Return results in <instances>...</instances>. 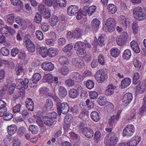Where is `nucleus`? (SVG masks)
<instances>
[{
  "label": "nucleus",
  "instance_id": "obj_1",
  "mask_svg": "<svg viewBox=\"0 0 146 146\" xmlns=\"http://www.w3.org/2000/svg\"><path fill=\"white\" fill-rule=\"evenodd\" d=\"M118 138L117 135L113 132H111L107 135L104 143L107 146H115L117 143Z\"/></svg>",
  "mask_w": 146,
  "mask_h": 146
},
{
  "label": "nucleus",
  "instance_id": "obj_2",
  "mask_svg": "<svg viewBox=\"0 0 146 146\" xmlns=\"http://www.w3.org/2000/svg\"><path fill=\"white\" fill-rule=\"evenodd\" d=\"M133 14L134 17L137 20H144L146 17V9L137 7L133 9Z\"/></svg>",
  "mask_w": 146,
  "mask_h": 146
},
{
  "label": "nucleus",
  "instance_id": "obj_3",
  "mask_svg": "<svg viewBox=\"0 0 146 146\" xmlns=\"http://www.w3.org/2000/svg\"><path fill=\"white\" fill-rule=\"evenodd\" d=\"M116 21L112 18H110L106 21L105 24L103 27V30L106 32H112L115 30Z\"/></svg>",
  "mask_w": 146,
  "mask_h": 146
},
{
  "label": "nucleus",
  "instance_id": "obj_4",
  "mask_svg": "<svg viewBox=\"0 0 146 146\" xmlns=\"http://www.w3.org/2000/svg\"><path fill=\"white\" fill-rule=\"evenodd\" d=\"M56 109L58 115H60L61 113L64 115L66 114L69 110L70 107L66 102H58L56 104Z\"/></svg>",
  "mask_w": 146,
  "mask_h": 146
},
{
  "label": "nucleus",
  "instance_id": "obj_5",
  "mask_svg": "<svg viewBox=\"0 0 146 146\" xmlns=\"http://www.w3.org/2000/svg\"><path fill=\"white\" fill-rule=\"evenodd\" d=\"M107 72L106 71L99 70L95 74V77L96 80L99 83H102L107 78Z\"/></svg>",
  "mask_w": 146,
  "mask_h": 146
},
{
  "label": "nucleus",
  "instance_id": "obj_6",
  "mask_svg": "<svg viewBox=\"0 0 146 146\" xmlns=\"http://www.w3.org/2000/svg\"><path fill=\"white\" fill-rule=\"evenodd\" d=\"M135 129L132 125H128L124 128L123 132V136L130 137L133 134L135 131Z\"/></svg>",
  "mask_w": 146,
  "mask_h": 146
},
{
  "label": "nucleus",
  "instance_id": "obj_7",
  "mask_svg": "<svg viewBox=\"0 0 146 146\" xmlns=\"http://www.w3.org/2000/svg\"><path fill=\"white\" fill-rule=\"evenodd\" d=\"M72 64L77 68H82L84 66V61L78 58H72Z\"/></svg>",
  "mask_w": 146,
  "mask_h": 146
},
{
  "label": "nucleus",
  "instance_id": "obj_8",
  "mask_svg": "<svg viewBox=\"0 0 146 146\" xmlns=\"http://www.w3.org/2000/svg\"><path fill=\"white\" fill-rule=\"evenodd\" d=\"M78 8L75 5H71L68 7L67 9V14L71 16L75 15L76 13H78Z\"/></svg>",
  "mask_w": 146,
  "mask_h": 146
},
{
  "label": "nucleus",
  "instance_id": "obj_9",
  "mask_svg": "<svg viewBox=\"0 0 146 146\" xmlns=\"http://www.w3.org/2000/svg\"><path fill=\"white\" fill-rule=\"evenodd\" d=\"M25 45L28 50L29 52H34L35 51V47L33 43L28 38L25 40Z\"/></svg>",
  "mask_w": 146,
  "mask_h": 146
},
{
  "label": "nucleus",
  "instance_id": "obj_10",
  "mask_svg": "<svg viewBox=\"0 0 146 146\" xmlns=\"http://www.w3.org/2000/svg\"><path fill=\"white\" fill-rule=\"evenodd\" d=\"M88 6H85L84 7L83 10L80 11L79 10L76 16V18L78 20H80L82 18V16H86L88 14Z\"/></svg>",
  "mask_w": 146,
  "mask_h": 146
},
{
  "label": "nucleus",
  "instance_id": "obj_11",
  "mask_svg": "<svg viewBox=\"0 0 146 146\" xmlns=\"http://www.w3.org/2000/svg\"><path fill=\"white\" fill-rule=\"evenodd\" d=\"M132 99V94L130 93H127L125 94L123 97V102L124 105H128L131 102Z\"/></svg>",
  "mask_w": 146,
  "mask_h": 146
},
{
  "label": "nucleus",
  "instance_id": "obj_12",
  "mask_svg": "<svg viewBox=\"0 0 146 146\" xmlns=\"http://www.w3.org/2000/svg\"><path fill=\"white\" fill-rule=\"evenodd\" d=\"M141 139V137L139 136L134 137L127 142V145L136 146L139 143Z\"/></svg>",
  "mask_w": 146,
  "mask_h": 146
},
{
  "label": "nucleus",
  "instance_id": "obj_13",
  "mask_svg": "<svg viewBox=\"0 0 146 146\" xmlns=\"http://www.w3.org/2000/svg\"><path fill=\"white\" fill-rule=\"evenodd\" d=\"M82 133L87 138L91 139L93 136L94 131L92 129L87 127L83 129Z\"/></svg>",
  "mask_w": 146,
  "mask_h": 146
},
{
  "label": "nucleus",
  "instance_id": "obj_14",
  "mask_svg": "<svg viewBox=\"0 0 146 146\" xmlns=\"http://www.w3.org/2000/svg\"><path fill=\"white\" fill-rule=\"evenodd\" d=\"M41 67L44 70L48 71H52L54 68V65L51 62H43Z\"/></svg>",
  "mask_w": 146,
  "mask_h": 146
},
{
  "label": "nucleus",
  "instance_id": "obj_15",
  "mask_svg": "<svg viewBox=\"0 0 146 146\" xmlns=\"http://www.w3.org/2000/svg\"><path fill=\"white\" fill-rule=\"evenodd\" d=\"M74 48L76 51L84 50L86 49V45L84 42L82 41H78L74 44Z\"/></svg>",
  "mask_w": 146,
  "mask_h": 146
},
{
  "label": "nucleus",
  "instance_id": "obj_16",
  "mask_svg": "<svg viewBox=\"0 0 146 146\" xmlns=\"http://www.w3.org/2000/svg\"><path fill=\"white\" fill-rule=\"evenodd\" d=\"M70 77L74 82H80L82 81L83 78V77L78 72H74L72 73Z\"/></svg>",
  "mask_w": 146,
  "mask_h": 146
},
{
  "label": "nucleus",
  "instance_id": "obj_17",
  "mask_svg": "<svg viewBox=\"0 0 146 146\" xmlns=\"http://www.w3.org/2000/svg\"><path fill=\"white\" fill-rule=\"evenodd\" d=\"M130 46L134 51L136 53H138L140 52L139 46L137 41L135 40H133L130 43Z\"/></svg>",
  "mask_w": 146,
  "mask_h": 146
},
{
  "label": "nucleus",
  "instance_id": "obj_18",
  "mask_svg": "<svg viewBox=\"0 0 146 146\" xmlns=\"http://www.w3.org/2000/svg\"><path fill=\"white\" fill-rule=\"evenodd\" d=\"M25 104L26 107L29 110L31 111L33 110L34 104L32 99L30 98H27Z\"/></svg>",
  "mask_w": 146,
  "mask_h": 146
},
{
  "label": "nucleus",
  "instance_id": "obj_19",
  "mask_svg": "<svg viewBox=\"0 0 146 146\" xmlns=\"http://www.w3.org/2000/svg\"><path fill=\"white\" fill-rule=\"evenodd\" d=\"M123 17V18L121 19L120 24L122 25L124 29H126L127 28H129L130 26L129 19L127 18H125L124 16Z\"/></svg>",
  "mask_w": 146,
  "mask_h": 146
},
{
  "label": "nucleus",
  "instance_id": "obj_20",
  "mask_svg": "<svg viewBox=\"0 0 146 146\" xmlns=\"http://www.w3.org/2000/svg\"><path fill=\"white\" fill-rule=\"evenodd\" d=\"M59 96L61 99L65 98L67 96V92L66 89L64 87L60 86L58 89Z\"/></svg>",
  "mask_w": 146,
  "mask_h": 146
},
{
  "label": "nucleus",
  "instance_id": "obj_21",
  "mask_svg": "<svg viewBox=\"0 0 146 146\" xmlns=\"http://www.w3.org/2000/svg\"><path fill=\"white\" fill-rule=\"evenodd\" d=\"M100 22L96 18L94 19L92 21V29L93 30H97L99 27Z\"/></svg>",
  "mask_w": 146,
  "mask_h": 146
},
{
  "label": "nucleus",
  "instance_id": "obj_22",
  "mask_svg": "<svg viewBox=\"0 0 146 146\" xmlns=\"http://www.w3.org/2000/svg\"><path fill=\"white\" fill-rule=\"evenodd\" d=\"M79 93H78L75 89L72 88L70 89L69 92V96L71 98L74 99L76 98L79 96Z\"/></svg>",
  "mask_w": 146,
  "mask_h": 146
},
{
  "label": "nucleus",
  "instance_id": "obj_23",
  "mask_svg": "<svg viewBox=\"0 0 146 146\" xmlns=\"http://www.w3.org/2000/svg\"><path fill=\"white\" fill-rule=\"evenodd\" d=\"M42 121L43 123L48 126H51L53 123V121L50 117L45 116L42 118Z\"/></svg>",
  "mask_w": 146,
  "mask_h": 146
},
{
  "label": "nucleus",
  "instance_id": "obj_24",
  "mask_svg": "<svg viewBox=\"0 0 146 146\" xmlns=\"http://www.w3.org/2000/svg\"><path fill=\"white\" fill-rule=\"evenodd\" d=\"M131 82V79L128 78H125L121 82V86L122 88H127Z\"/></svg>",
  "mask_w": 146,
  "mask_h": 146
},
{
  "label": "nucleus",
  "instance_id": "obj_25",
  "mask_svg": "<svg viewBox=\"0 0 146 146\" xmlns=\"http://www.w3.org/2000/svg\"><path fill=\"white\" fill-rule=\"evenodd\" d=\"M7 129L9 135H12L15 133L17 130V127L15 124L11 125L8 127Z\"/></svg>",
  "mask_w": 146,
  "mask_h": 146
},
{
  "label": "nucleus",
  "instance_id": "obj_26",
  "mask_svg": "<svg viewBox=\"0 0 146 146\" xmlns=\"http://www.w3.org/2000/svg\"><path fill=\"white\" fill-rule=\"evenodd\" d=\"M74 38H80L82 35L83 30L80 28H76L73 31Z\"/></svg>",
  "mask_w": 146,
  "mask_h": 146
},
{
  "label": "nucleus",
  "instance_id": "obj_27",
  "mask_svg": "<svg viewBox=\"0 0 146 146\" xmlns=\"http://www.w3.org/2000/svg\"><path fill=\"white\" fill-rule=\"evenodd\" d=\"M91 117L92 119L95 122H98L100 119L99 115L96 111H93L91 112Z\"/></svg>",
  "mask_w": 146,
  "mask_h": 146
},
{
  "label": "nucleus",
  "instance_id": "obj_28",
  "mask_svg": "<svg viewBox=\"0 0 146 146\" xmlns=\"http://www.w3.org/2000/svg\"><path fill=\"white\" fill-rule=\"evenodd\" d=\"M114 92V87L112 84L109 85L107 87V89L105 91V94L106 96H111Z\"/></svg>",
  "mask_w": 146,
  "mask_h": 146
},
{
  "label": "nucleus",
  "instance_id": "obj_29",
  "mask_svg": "<svg viewBox=\"0 0 146 146\" xmlns=\"http://www.w3.org/2000/svg\"><path fill=\"white\" fill-rule=\"evenodd\" d=\"M119 116V114H117L116 115H112L110 119L109 120V124L112 125L113 124L115 123L117 120H118Z\"/></svg>",
  "mask_w": 146,
  "mask_h": 146
},
{
  "label": "nucleus",
  "instance_id": "obj_30",
  "mask_svg": "<svg viewBox=\"0 0 146 146\" xmlns=\"http://www.w3.org/2000/svg\"><path fill=\"white\" fill-rule=\"evenodd\" d=\"M47 52L48 55L50 57H55L58 54V52L56 50L52 48H48Z\"/></svg>",
  "mask_w": 146,
  "mask_h": 146
},
{
  "label": "nucleus",
  "instance_id": "obj_31",
  "mask_svg": "<svg viewBox=\"0 0 146 146\" xmlns=\"http://www.w3.org/2000/svg\"><path fill=\"white\" fill-rule=\"evenodd\" d=\"M29 130L34 134H36L38 132V127L33 125H31L29 127Z\"/></svg>",
  "mask_w": 146,
  "mask_h": 146
},
{
  "label": "nucleus",
  "instance_id": "obj_32",
  "mask_svg": "<svg viewBox=\"0 0 146 146\" xmlns=\"http://www.w3.org/2000/svg\"><path fill=\"white\" fill-rule=\"evenodd\" d=\"M48 49L45 47H42L40 48L39 53L43 58H45L48 55Z\"/></svg>",
  "mask_w": 146,
  "mask_h": 146
},
{
  "label": "nucleus",
  "instance_id": "obj_33",
  "mask_svg": "<svg viewBox=\"0 0 146 146\" xmlns=\"http://www.w3.org/2000/svg\"><path fill=\"white\" fill-rule=\"evenodd\" d=\"M109 13L112 14H114L117 11L116 6L113 4H110L108 7Z\"/></svg>",
  "mask_w": 146,
  "mask_h": 146
},
{
  "label": "nucleus",
  "instance_id": "obj_34",
  "mask_svg": "<svg viewBox=\"0 0 146 146\" xmlns=\"http://www.w3.org/2000/svg\"><path fill=\"white\" fill-rule=\"evenodd\" d=\"M15 17V14H13L8 15L7 17V22L10 24L12 25L14 22Z\"/></svg>",
  "mask_w": 146,
  "mask_h": 146
},
{
  "label": "nucleus",
  "instance_id": "obj_35",
  "mask_svg": "<svg viewBox=\"0 0 146 146\" xmlns=\"http://www.w3.org/2000/svg\"><path fill=\"white\" fill-rule=\"evenodd\" d=\"M120 52V51L117 48H112L110 50L111 55L115 57H117L119 55Z\"/></svg>",
  "mask_w": 146,
  "mask_h": 146
},
{
  "label": "nucleus",
  "instance_id": "obj_36",
  "mask_svg": "<svg viewBox=\"0 0 146 146\" xmlns=\"http://www.w3.org/2000/svg\"><path fill=\"white\" fill-rule=\"evenodd\" d=\"M45 104L47 110H50L52 107L53 103L51 99L49 98L46 100Z\"/></svg>",
  "mask_w": 146,
  "mask_h": 146
},
{
  "label": "nucleus",
  "instance_id": "obj_37",
  "mask_svg": "<svg viewBox=\"0 0 146 146\" xmlns=\"http://www.w3.org/2000/svg\"><path fill=\"white\" fill-rule=\"evenodd\" d=\"M58 61L61 64L63 65L67 64L68 63L67 57L64 56H61L59 57Z\"/></svg>",
  "mask_w": 146,
  "mask_h": 146
},
{
  "label": "nucleus",
  "instance_id": "obj_38",
  "mask_svg": "<svg viewBox=\"0 0 146 146\" xmlns=\"http://www.w3.org/2000/svg\"><path fill=\"white\" fill-rule=\"evenodd\" d=\"M44 79L46 82L51 83L53 82V76L50 74L45 75L44 76Z\"/></svg>",
  "mask_w": 146,
  "mask_h": 146
},
{
  "label": "nucleus",
  "instance_id": "obj_39",
  "mask_svg": "<svg viewBox=\"0 0 146 146\" xmlns=\"http://www.w3.org/2000/svg\"><path fill=\"white\" fill-rule=\"evenodd\" d=\"M84 84H86V87L89 89H92L94 86V83L92 80H88L86 82H84Z\"/></svg>",
  "mask_w": 146,
  "mask_h": 146
},
{
  "label": "nucleus",
  "instance_id": "obj_40",
  "mask_svg": "<svg viewBox=\"0 0 146 146\" xmlns=\"http://www.w3.org/2000/svg\"><path fill=\"white\" fill-rule=\"evenodd\" d=\"M42 19L41 15L38 12L36 13L34 17V21L36 23L39 24L41 23Z\"/></svg>",
  "mask_w": 146,
  "mask_h": 146
},
{
  "label": "nucleus",
  "instance_id": "obj_41",
  "mask_svg": "<svg viewBox=\"0 0 146 146\" xmlns=\"http://www.w3.org/2000/svg\"><path fill=\"white\" fill-rule=\"evenodd\" d=\"M80 108L76 106H74L70 108V111L73 114L76 115L78 114L80 112Z\"/></svg>",
  "mask_w": 146,
  "mask_h": 146
},
{
  "label": "nucleus",
  "instance_id": "obj_42",
  "mask_svg": "<svg viewBox=\"0 0 146 146\" xmlns=\"http://www.w3.org/2000/svg\"><path fill=\"white\" fill-rule=\"evenodd\" d=\"M41 78V75L38 73H36L33 76L32 81L35 83H37L40 80Z\"/></svg>",
  "mask_w": 146,
  "mask_h": 146
},
{
  "label": "nucleus",
  "instance_id": "obj_43",
  "mask_svg": "<svg viewBox=\"0 0 146 146\" xmlns=\"http://www.w3.org/2000/svg\"><path fill=\"white\" fill-rule=\"evenodd\" d=\"M131 56V52L129 49L125 50L123 55V57L125 59H129Z\"/></svg>",
  "mask_w": 146,
  "mask_h": 146
},
{
  "label": "nucleus",
  "instance_id": "obj_44",
  "mask_svg": "<svg viewBox=\"0 0 146 146\" xmlns=\"http://www.w3.org/2000/svg\"><path fill=\"white\" fill-rule=\"evenodd\" d=\"M65 83L66 86L69 87H72L74 85V81L72 78L68 79L65 81Z\"/></svg>",
  "mask_w": 146,
  "mask_h": 146
},
{
  "label": "nucleus",
  "instance_id": "obj_45",
  "mask_svg": "<svg viewBox=\"0 0 146 146\" xmlns=\"http://www.w3.org/2000/svg\"><path fill=\"white\" fill-rule=\"evenodd\" d=\"M123 39L119 36L117 37L116 38V42L117 44L119 46H122L125 44L127 41Z\"/></svg>",
  "mask_w": 146,
  "mask_h": 146
},
{
  "label": "nucleus",
  "instance_id": "obj_46",
  "mask_svg": "<svg viewBox=\"0 0 146 146\" xmlns=\"http://www.w3.org/2000/svg\"><path fill=\"white\" fill-rule=\"evenodd\" d=\"M69 71V70L68 67L66 66H62L60 70L61 72L63 75L64 76L68 73Z\"/></svg>",
  "mask_w": 146,
  "mask_h": 146
},
{
  "label": "nucleus",
  "instance_id": "obj_47",
  "mask_svg": "<svg viewBox=\"0 0 146 146\" xmlns=\"http://www.w3.org/2000/svg\"><path fill=\"white\" fill-rule=\"evenodd\" d=\"M101 134L100 132L99 131H96L95 133L94 138L95 141L98 143L100 139Z\"/></svg>",
  "mask_w": 146,
  "mask_h": 146
},
{
  "label": "nucleus",
  "instance_id": "obj_48",
  "mask_svg": "<svg viewBox=\"0 0 146 146\" xmlns=\"http://www.w3.org/2000/svg\"><path fill=\"white\" fill-rule=\"evenodd\" d=\"M29 80L28 79L25 78L23 80V82H22V86L21 87V89L24 88L25 89H27L28 86Z\"/></svg>",
  "mask_w": 146,
  "mask_h": 146
},
{
  "label": "nucleus",
  "instance_id": "obj_49",
  "mask_svg": "<svg viewBox=\"0 0 146 146\" xmlns=\"http://www.w3.org/2000/svg\"><path fill=\"white\" fill-rule=\"evenodd\" d=\"M97 9L95 5L90 6L88 7V15L89 16H91L95 12Z\"/></svg>",
  "mask_w": 146,
  "mask_h": 146
},
{
  "label": "nucleus",
  "instance_id": "obj_50",
  "mask_svg": "<svg viewBox=\"0 0 146 146\" xmlns=\"http://www.w3.org/2000/svg\"><path fill=\"white\" fill-rule=\"evenodd\" d=\"M1 52L2 55L4 56H8L9 53V49L5 47H3L1 48Z\"/></svg>",
  "mask_w": 146,
  "mask_h": 146
},
{
  "label": "nucleus",
  "instance_id": "obj_51",
  "mask_svg": "<svg viewBox=\"0 0 146 146\" xmlns=\"http://www.w3.org/2000/svg\"><path fill=\"white\" fill-rule=\"evenodd\" d=\"M18 58L21 60H24L26 57L25 52L24 50H21L18 54Z\"/></svg>",
  "mask_w": 146,
  "mask_h": 146
},
{
  "label": "nucleus",
  "instance_id": "obj_52",
  "mask_svg": "<svg viewBox=\"0 0 146 146\" xmlns=\"http://www.w3.org/2000/svg\"><path fill=\"white\" fill-rule=\"evenodd\" d=\"M97 102L100 106H104L106 104V99L104 97H100L97 100Z\"/></svg>",
  "mask_w": 146,
  "mask_h": 146
},
{
  "label": "nucleus",
  "instance_id": "obj_53",
  "mask_svg": "<svg viewBox=\"0 0 146 146\" xmlns=\"http://www.w3.org/2000/svg\"><path fill=\"white\" fill-rule=\"evenodd\" d=\"M16 84H15L16 88L18 89H21V87L22 86V82H23V80L22 78H18L16 79Z\"/></svg>",
  "mask_w": 146,
  "mask_h": 146
},
{
  "label": "nucleus",
  "instance_id": "obj_54",
  "mask_svg": "<svg viewBox=\"0 0 146 146\" xmlns=\"http://www.w3.org/2000/svg\"><path fill=\"white\" fill-rule=\"evenodd\" d=\"M38 11L42 14L48 9V8H46L45 6L43 4H39L38 5Z\"/></svg>",
  "mask_w": 146,
  "mask_h": 146
},
{
  "label": "nucleus",
  "instance_id": "obj_55",
  "mask_svg": "<svg viewBox=\"0 0 146 146\" xmlns=\"http://www.w3.org/2000/svg\"><path fill=\"white\" fill-rule=\"evenodd\" d=\"M50 10L49 9H47V10L45 11L43 14V17L45 19H48L49 18L50 16Z\"/></svg>",
  "mask_w": 146,
  "mask_h": 146
},
{
  "label": "nucleus",
  "instance_id": "obj_56",
  "mask_svg": "<svg viewBox=\"0 0 146 146\" xmlns=\"http://www.w3.org/2000/svg\"><path fill=\"white\" fill-rule=\"evenodd\" d=\"M6 105V104L4 101L0 100V110H5V111H7V110Z\"/></svg>",
  "mask_w": 146,
  "mask_h": 146
},
{
  "label": "nucleus",
  "instance_id": "obj_57",
  "mask_svg": "<svg viewBox=\"0 0 146 146\" xmlns=\"http://www.w3.org/2000/svg\"><path fill=\"white\" fill-rule=\"evenodd\" d=\"M36 35L37 38L39 40H42L43 39V35L40 31L38 30L36 32Z\"/></svg>",
  "mask_w": 146,
  "mask_h": 146
},
{
  "label": "nucleus",
  "instance_id": "obj_58",
  "mask_svg": "<svg viewBox=\"0 0 146 146\" xmlns=\"http://www.w3.org/2000/svg\"><path fill=\"white\" fill-rule=\"evenodd\" d=\"M94 42H97L98 43V45L102 47L104 44V39L102 37H99L97 40H95Z\"/></svg>",
  "mask_w": 146,
  "mask_h": 146
},
{
  "label": "nucleus",
  "instance_id": "obj_59",
  "mask_svg": "<svg viewBox=\"0 0 146 146\" xmlns=\"http://www.w3.org/2000/svg\"><path fill=\"white\" fill-rule=\"evenodd\" d=\"M58 6L61 7H66L67 4V1L66 0H58Z\"/></svg>",
  "mask_w": 146,
  "mask_h": 146
},
{
  "label": "nucleus",
  "instance_id": "obj_60",
  "mask_svg": "<svg viewBox=\"0 0 146 146\" xmlns=\"http://www.w3.org/2000/svg\"><path fill=\"white\" fill-rule=\"evenodd\" d=\"M49 27V26L47 23H43L41 24V29L44 32H46L48 31V30Z\"/></svg>",
  "mask_w": 146,
  "mask_h": 146
},
{
  "label": "nucleus",
  "instance_id": "obj_61",
  "mask_svg": "<svg viewBox=\"0 0 146 146\" xmlns=\"http://www.w3.org/2000/svg\"><path fill=\"white\" fill-rule=\"evenodd\" d=\"M86 103L88 109L93 108H94V104L93 102L90 101L89 99H88L86 101Z\"/></svg>",
  "mask_w": 146,
  "mask_h": 146
},
{
  "label": "nucleus",
  "instance_id": "obj_62",
  "mask_svg": "<svg viewBox=\"0 0 146 146\" xmlns=\"http://www.w3.org/2000/svg\"><path fill=\"white\" fill-rule=\"evenodd\" d=\"M138 85V90L141 92H144L146 88V83H142L141 85V83L139 82Z\"/></svg>",
  "mask_w": 146,
  "mask_h": 146
},
{
  "label": "nucleus",
  "instance_id": "obj_63",
  "mask_svg": "<svg viewBox=\"0 0 146 146\" xmlns=\"http://www.w3.org/2000/svg\"><path fill=\"white\" fill-rule=\"evenodd\" d=\"M85 49L84 50H81L78 51H76V53L78 56L83 58L85 56V54L86 53Z\"/></svg>",
  "mask_w": 146,
  "mask_h": 146
},
{
  "label": "nucleus",
  "instance_id": "obj_64",
  "mask_svg": "<svg viewBox=\"0 0 146 146\" xmlns=\"http://www.w3.org/2000/svg\"><path fill=\"white\" fill-rule=\"evenodd\" d=\"M13 117L12 114L11 113H7L3 116V118L5 120H10Z\"/></svg>",
  "mask_w": 146,
  "mask_h": 146
}]
</instances>
